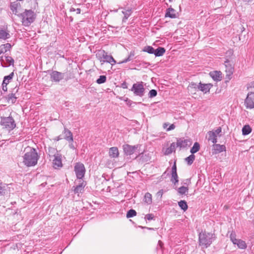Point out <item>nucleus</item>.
<instances>
[{
  "mask_svg": "<svg viewBox=\"0 0 254 254\" xmlns=\"http://www.w3.org/2000/svg\"><path fill=\"white\" fill-rule=\"evenodd\" d=\"M38 159L36 149L30 147L23 156V162L27 167L34 166L37 164Z\"/></svg>",
  "mask_w": 254,
  "mask_h": 254,
  "instance_id": "f257e3e1",
  "label": "nucleus"
},
{
  "mask_svg": "<svg viewBox=\"0 0 254 254\" xmlns=\"http://www.w3.org/2000/svg\"><path fill=\"white\" fill-rule=\"evenodd\" d=\"M215 239V235L212 233L201 231L198 235L199 245L202 248L208 247Z\"/></svg>",
  "mask_w": 254,
  "mask_h": 254,
  "instance_id": "f03ea898",
  "label": "nucleus"
},
{
  "mask_svg": "<svg viewBox=\"0 0 254 254\" xmlns=\"http://www.w3.org/2000/svg\"><path fill=\"white\" fill-rule=\"evenodd\" d=\"M18 16L21 19L22 25L24 26H29L36 18V14L31 9H25V11L20 13Z\"/></svg>",
  "mask_w": 254,
  "mask_h": 254,
  "instance_id": "7ed1b4c3",
  "label": "nucleus"
},
{
  "mask_svg": "<svg viewBox=\"0 0 254 254\" xmlns=\"http://www.w3.org/2000/svg\"><path fill=\"white\" fill-rule=\"evenodd\" d=\"M50 79L52 82H59L63 79L66 81L72 78L70 73L61 72L56 70H53L50 73Z\"/></svg>",
  "mask_w": 254,
  "mask_h": 254,
  "instance_id": "20e7f679",
  "label": "nucleus"
},
{
  "mask_svg": "<svg viewBox=\"0 0 254 254\" xmlns=\"http://www.w3.org/2000/svg\"><path fill=\"white\" fill-rule=\"evenodd\" d=\"M96 56L102 64L106 62L110 64L111 65H114L116 63V61L113 57L111 55H109L104 50L99 51L96 54Z\"/></svg>",
  "mask_w": 254,
  "mask_h": 254,
  "instance_id": "39448f33",
  "label": "nucleus"
},
{
  "mask_svg": "<svg viewBox=\"0 0 254 254\" xmlns=\"http://www.w3.org/2000/svg\"><path fill=\"white\" fill-rule=\"evenodd\" d=\"M0 124L9 130H12L16 127L15 121L10 116L7 117H1Z\"/></svg>",
  "mask_w": 254,
  "mask_h": 254,
  "instance_id": "423d86ee",
  "label": "nucleus"
},
{
  "mask_svg": "<svg viewBox=\"0 0 254 254\" xmlns=\"http://www.w3.org/2000/svg\"><path fill=\"white\" fill-rule=\"evenodd\" d=\"M145 90L143 82L142 81L134 83L130 89V91L133 92L134 95L139 97L144 96Z\"/></svg>",
  "mask_w": 254,
  "mask_h": 254,
  "instance_id": "0eeeda50",
  "label": "nucleus"
},
{
  "mask_svg": "<svg viewBox=\"0 0 254 254\" xmlns=\"http://www.w3.org/2000/svg\"><path fill=\"white\" fill-rule=\"evenodd\" d=\"M74 171L78 179L82 180L84 177L86 170L84 165L82 163H76L74 167Z\"/></svg>",
  "mask_w": 254,
  "mask_h": 254,
  "instance_id": "6e6552de",
  "label": "nucleus"
},
{
  "mask_svg": "<svg viewBox=\"0 0 254 254\" xmlns=\"http://www.w3.org/2000/svg\"><path fill=\"white\" fill-rule=\"evenodd\" d=\"M244 105L247 109L254 108V92H250L248 94L244 101Z\"/></svg>",
  "mask_w": 254,
  "mask_h": 254,
  "instance_id": "1a4fd4ad",
  "label": "nucleus"
},
{
  "mask_svg": "<svg viewBox=\"0 0 254 254\" xmlns=\"http://www.w3.org/2000/svg\"><path fill=\"white\" fill-rule=\"evenodd\" d=\"M140 146L141 145L140 144L132 146L128 144H126L123 145V149L125 154L128 156L133 154L135 150L139 148Z\"/></svg>",
  "mask_w": 254,
  "mask_h": 254,
  "instance_id": "9d476101",
  "label": "nucleus"
},
{
  "mask_svg": "<svg viewBox=\"0 0 254 254\" xmlns=\"http://www.w3.org/2000/svg\"><path fill=\"white\" fill-rule=\"evenodd\" d=\"M17 1L11 2L10 4V8L12 11L13 14L18 16L20 12V9L21 8V6L20 3Z\"/></svg>",
  "mask_w": 254,
  "mask_h": 254,
  "instance_id": "9b49d317",
  "label": "nucleus"
},
{
  "mask_svg": "<svg viewBox=\"0 0 254 254\" xmlns=\"http://www.w3.org/2000/svg\"><path fill=\"white\" fill-rule=\"evenodd\" d=\"M18 91V88L15 87L12 90V93L7 95L6 99L8 103L14 104L16 102L17 97L16 96V93Z\"/></svg>",
  "mask_w": 254,
  "mask_h": 254,
  "instance_id": "f8f14e48",
  "label": "nucleus"
},
{
  "mask_svg": "<svg viewBox=\"0 0 254 254\" xmlns=\"http://www.w3.org/2000/svg\"><path fill=\"white\" fill-rule=\"evenodd\" d=\"M79 184L76 187H73L72 189L75 194L82 193L84 191V188L86 185V182L83 180H79Z\"/></svg>",
  "mask_w": 254,
  "mask_h": 254,
  "instance_id": "ddd939ff",
  "label": "nucleus"
},
{
  "mask_svg": "<svg viewBox=\"0 0 254 254\" xmlns=\"http://www.w3.org/2000/svg\"><path fill=\"white\" fill-rule=\"evenodd\" d=\"M177 146L180 148H185L191 144V141L190 139H185L184 138L177 139Z\"/></svg>",
  "mask_w": 254,
  "mask_h": 254,
  "instance_id": "4468645a",
  "label": "nucleus"
},
{
  "mask_svg": "<svg viewBox=\"0 0 254 254\" xmlns=\"http://www.w3.org/2000/svg\"><path fill=\"white\" fill-rule=\"evenodd\" d=\"M53 166L55 169L62 167L63 166L62 162V156L61 155L57 153V155L54 157V159L53 161Z\"/></svg>",
  "mask_w": 254,
  "mask_h": 254,
  "instance_id": "2eb2a0df",
  "label": "nucleus"
},
{
  "mask_svg": "<svg viewBox=\"0 0 254 254\" xmlns=\"http://www.w3.org/2000/svg\"><path fill=\"white\" fill-rule=\"evenodd\" d=\"M165 17L176 18L178 17V13L175 9L170 7L166 9Z\"/></svg>",
  "mask_w": 254,
  "mask_h": 254,
  "instance_id": "dca6fc26",
  "label": "nucleus"
},
{
  "mask_svg": "<svg viewBox=\"0 0 254 254\" xmlns=\"http://www.w3.org/2000/svg\"><path fill=\"white\" fill-rule=\"evenodd\" d=\"M225 71L226 72V76H229L233 73L234 68L232 64L229 60H227L225 62Z\"/></svg>",
  "mask_w": 254,
  "mask_h": 254,
  "instance_id": "f3484780",
  "label": "nucleus"
},
{
  "mask_svg": "<svg viewBox=\"0 0 254 254\" xmlns=\"http://www.w3.org/2000/svg\"><path fill=\"white\" fill-rule=\"evenodd\" d=\"M64 134L63 138L68 142H73V135L72 132L65 127H64V130L63 131Z\"/></svg>",
  "mask_w": 254,
  "mask_h": 254,
  "instance_id": "a211bd4d",
  "label": "nucleus"
},
{
  "mask_svg": "<svg viewBox=\"0 0 254 254\" xmlns=\"http://www.w3.org/2000/svg\"><path fill=\"white\" fill-rule=\"evenodd\" d=\"M14 76V72H12L8 75L5 76L3 78V80L2 83V90L6 92L7 90V82H6V80H11Z\"/></svg>",
  "mask_w": 254,
  "mask_h": 254,
  "instance_id": "6ab92c4d",
  "label": "nucleus"
},
{
  "mask_svg": "<svg viewBox=\"0 0 254 254\" xmlns=\"http://www.w3.org/2000/svg\"><path fill=\"white\" fill-rule=\"evenodd\" d=\"M199 87H198V90L206 93L209 92L210 88L213 86V85L211 83L208 84H202L201 82H199Z\"/></svg>",
  "mask_w": 254,
  "mask_h": 254,
  "instance_id": "aec40b11",
  "label": "nucleus"
},
{
  "mask_svg": "<svg viewBox=\"0 0 254 254\" xmlns=\"http://www.w3.org/2000/svg\"><path fill=\"white\" fill-rule=\"evenodd\" d=\"M210 76L215 81H220L222 79L221 72L220 71H213L209 73Z\"/></svg>",
  "mask_w": 254,
  "mask_h": 254,
  "instance_id": "412c9836",
  "label": "nucleus"
},
{
  "mask_svg": "<svg viewBox=\"0 0 254 254\" xmlns=\"http://www.w3.org/2000/svg\"><path fill=\"white\" fill-rule=\"evenodd\" d=\"M4 58L7 64L1 63L0 65L1 66L6 67L9 66L11 65H14V61L12 57L8 56H4Z\"/></svg>",
  "mask_w": 254,
  "mask_h": 254,
  "instance_id": "4be33fe9",
  "label": "nucleus"
},
{
  "mask_svg": "<svg viewBox=\"0 0 254 254\" xmlns=\"http://www.w3.org/2000/svg\"><path fill=\"white\" fill-rule=\"evenodd\" d=\"M215 132L213 130L209 131L207 132V139L208 141H211L213 143L215 144L217 142V135L215 134Z\"/></svg>",
  "mask_w": 254,
  "mask_h": 254,
  "instance_id": "5701e85b",
  "label": "nucleus"
},
{
  "mask_svg": "<svg viewBox=\"0 0 254 254\" xmlns=\"http://www.w3.org/2000/svg\"><path fill=\"white\" fill-rule=\"evenodd\" d=\"M214 153L217 154L221 153L224 151H226V147L224 145H220L219 144H214L213 145Z\"/></svg>",
  "mask_w": 254,
  "mask_h": 254,
  "instance_id": "b1692460",
  "label": "nucleus"
},
{
  "mask_svg": "<svg viewBox=\"0 0 254 254\" xmlns=\"http://www.w3.org/2000/svg\"><path fill=\"white\" fill-rule=\"evenodd\" d=\"M11 48V45L9 43L2 44L0 46V55L4 54L9 51Z\"/></svg>",
  "mask_w": 254,
  "mask_h": 254,
  "instance_id": "393cba45",
  "label": "nucleus"
},
{
  "mask_svg": "<svg viewBox=\"0 0 254 254\" xmlns=\"http://www.w3.org/2000/svg\"><path fill=\"white\" fill-rule=\"evenodd\" d=\"M109 156L112 158H117L119 156V152L117 147H112L110 148L109 152Z\"/></svg>",
  "mask_w": 254,
  "mask_h": 254,
  "instance_id": "a878e982",
  "label": "nucleus"
},
{
  "mask_svg": "<svg viewBox=\"0 0 254 254\" xmlns=\"http://www.w3.org/2000/svg\"><path fill=\"white\" fill-rule=\"evenodd\" d=\"M166 52V50L164 48L159 47L156 50H154V55L156 57H160L163 56Z\"/></svg>",
  "mask_w": 254,
  "mask_h": 254,
  "instance_id": "bb28decb",
  "label": "nucleus"
},
{
  "mask_svg": "<svg viewBox=\"0 0 254 254\" xmlns=\"http://www.w3.org/2000/svg\"><path fill=\"white\" fill-rule=\"evenodd\" d=\"M134 55H135L134 51H131L129 53L127 58L124 59L123 61L120 62L118 64H124V63H126L127 62L132 61L134 58Z\"/></svg>",
  "mask_w": 254,
  "mask_h": 254,
  "instance_id": "cd10ccee",
  "label": "nucleus"
},
{
  "mask_svg": "<svg viewBox=\"0 0 254 254\" xmlns=\"http://www.w3.org/2000/svg\"><path fill=\"white\" fill-rule=\"evenodd\" d=\"M122 13L124 15V16L123 18V22H125L126 21V20L127 19V18L129 17V16L131 14V9H124V10L122 11Z\"/></svg>",
  "mask_w": 254,
  "mask_h": 254,
  "instance_id": "c85d7f7f",
  "label": "nucleus"
},
{
  "mask_svg": "<svg viewBox=\"0 0 254 254\" xmlns=\"http://www.w3.org/2000/svg\"><path fill=\"white\" fill-rule=\"evenodd\" d=\"M10 35L8 32L5 30L0 29V39L5 40L9 38Z\"/></svg>",
  "mask_w": 254,
  "mask_h": 254,
  "instance_id": "c756f323",
  "label": "nucleus"
},
{
  "mask_svg": "<svg viewBox=\"0 0 254 254\" xmlns=\"http://www.w3.org/2000/svg\"><path fill=\"white\" fill-rule=\"evenodd\" d=\"M252 128L249 125H245L242 128V133L244 135H248L252 132Z\"/></svg>",
  "mask_w": 254,
  "mask_h": 254,
  "instance_id": "7c9ffc66",
  "label": "nucleus"
},
{
  "mask_svg": "<svg viewBox=\"0 0 254 254\" xmlns=\"http://www.w3.org/2000/svg\"><path fill=\"white\" fill-rule=\"evenodd\" d=\"M177 146V144L173 142L171 144L169 147L167 148L166 150V154H170L172 153L173 152L175 151L176 147Z\"/></svg>",
  "mask_w": 254,
  "mask_h": 254,
  "instance_id": "2f4dec72",
  "label": "nucleus"
},
{
  "mask_svg": "<svg viewBox=\"0 0 254 254\" xmlns=\"http://www.w3.org/2000/svg\"><path fill=\"white\" fill-rule=\"evenodd\" d=\"M179 207L184 211H186L188 208L187 202L185 200H181L178 202Z\"/></svg>",
  "mask_w": 254,
  "mask_h": 254,
  "instance_id": "473e14b6",
  "label": "nucleus"
},
{
  "mask_svg": "<svg viewBox=\"0 0 254 254\" xmlns=\"http://www.w3.org/2000/svg\"><path fill=\"white\" fill-rule=\"evenodd\" d=\"M199 149H200V145L198 142H196L194 143V144H193L192 147L191 148L190 151L191 154H193L194 153L198 151Z\"/></svg>",
  "mask_w": 254,
  "mask_h": 254,
  "instance_id": "72a5a7b5",
  "label": "nucleus"
},
{
  "mask_svg": "<svg viewBox=\"0 0 254 254\" xmlns=\"http://www.w3.org/2000/svg\"><path fill=\"white\" fill-rule=\"evenodd\" d=\"M154 50L155 49L152 46H147L144 47L142 51L147 52L150 54H154Z\"/></svg>",
  "mask_w": 254,
  "mask_h": 254,
  "instance_id": "f704fd0d",
  "label": "nucleus"
},
{
  "mask_svg": "<svg viewBox=\"0 0 254 254\" xmlns=\"http://www.w3.org/2000/svg\"><path fill=\"white\" fill-rule=\"evenodd\" d=\"M194 159H195V156L193 154H191L189 156L187 157L185 159V160L187 162V163L189 165H190L193 163Z\"/></svg>",
  "mask_w": 254,
  "mask_h": 254,
  "instance_id": "c9c22d12",
  "label": "nucleus"
},
{
  "mask_svg": "<svg viewBox=\"0 0 254 254\" xmlns=\"http://www.w3.org/2000/svg\"><path fill=\"white\" fill-rule=\"evenodd\" d=\"M144 201L148 204L152 202V195L150 193L147 192L145 194Z\"/></svg>",
  "mask_w": 254,
  "mask_h": 254,
  "instance_id": "e433bc0d",
  "label": "nucleus"
},
{
  "mask_svg": "<svg viewBox=\"0 0 254 254\" xmlns=\"http://www.w3.org/2000/svg\"><path fill=\"white\" fill-rule=\"evenodd\" d=\"M188 190V188L184 186L181 187L178 189V193L181 195L185 194Z\"/></svg>",
  "mask_w": 254,
  "mask_h": 254,
  "instance_id": "4c0bfd02",
  "label": "nucleus"
},
{
  "mask_svg": "<svg viewBox=\"0 0 254 254\" xmlns=\"http://www.w3.org/2000/svg\"><path fill=\"white\" fill-rule=\"evenodd\" d=\"M57 150L56 149L53 147H49L48 148V154L50 156L55 157L57 155Z\"/></svg>",
  "mask_w": 254,
  "mask_h": 254,
  "instance_id": "58836bf2",
  "label": "nucleus"
},
{
  "mask_svg": "<svg viewBox=\"0 0 254 254\" xmlns=\"http://www.w3.org/2000/svg\"><path fill=\"white\" fill-rule=\"evenodd\" d=\"M171 175L172 177L171 181L173 184L176 185L179 182L177 173H171Z\"/></svg>",
  "mask_w": 254,
  "mask_h": 254,
  "instance_id": "ea45409f",
  "label": "nucleus"
},
{
  "mask_svg": "<svg viewBox=\"0 0 254 254\" xmlns=\"http://www.w3.org/2000/svg\"><path fill=\"white\" fill-rule=\"evenodd\" d=\"M107 77L105 75H100L99 78L96 80V82L99 84H102L106 81Z\"/></svg>",
  "mask_w": 254,
  "mask_h": 254,
  "instance_id": "a19ab883",
  "label": "nucleus"
},
{
  "mask_svg": "<svg viewBox=\"0 0 254 254\" xmlns=\"http://www.w3.org/2000/svg\"><path fill=\"white\" fill-rule=\"evenodd\" d=\"M136 215V212L134 209H131L129 210L127 213V217L130 218Z\"/></svg>",
  "mask_w": 254,
  "mask_h": 254,
  "instance_id": "79ce46f5",
  "label": "nucleus"
},
{
  "mask_svg": "<svg viewBox=\"0 0 254 254\" xmlns=\"http://www.w3.org/2000/svg\"><path fill=\"white\" fill-rule=\"evenodd\" d=\"M237 245L239 248L242 249H245L247 247V245L245 242L242 240H240V241L238 242V243L237 244Z\"/></svg>",
  "mask_w": 254,
  "mask_h": 254,
  "instance_id": "37998d69",
  "label": "nucleus"
},
{
  "mask_svg": "<svg viewBox=\"0 0 254 254\" xmlns=\"http://www.w3.org/2000/svg\"><path fill=\"white\" fill-rule=\"evenodd\" d=\"M199 83L198 84H197L196 83L191 82V83H190L188 87L191 88V89H194V91H196L197 90H198V87H199Z\"/></svg>",
  "mask_w": 254,
  "mask_h": 254,
  "instance_id": "c03bdc74",
  "label": "nucleus"
},
{
  "mask_svg": "<svg viewBox=\"0 0 254 254\" xmlns=\"http://www.w3.org/2000/svg\"><path fill=\"white\" fill-rule=\"evenodd\" d=\"M157 94V92L155 89H151L150 90L148 93V97L150 98H152L155 97Z\"/></svg>",
  "mask_w": 254,
  "mask_h": 254,
  "instance_id": "a18cd8bd",
  "label": "nucleus"
},
{
  "mask_svg": "<svg viewBox=\"0 0 254 254\" xmlns=\"http://www.w3.org/2000/svg\"><path fill=\"white\" fill-rule=\"evenodd\" d=\"M6 190V186H0V195H4L5 193Z\"/></svg>",
  "mask_w": 254,
  "mask_h": 254,
  "instance_id": "49530a36",
  "label": "nucleus"
},
{
  "mask_svg": "<svg viewBox=\"0 0 254 254\" xmlns=\"http://www.w3.org/2000/svg\"><path fill=\"white\" fill-rule=\"evenodd\" d=\"M214 132H215V134L216 135H218L219 136H221V134H220V133L222 132V128L221 127H218L216 129H215V130H213Z\"/></svg>",
  "mask_w": 254,
  "mask_h": 254,
  "instance_id": "de8ad7c7",
  "label": "nucleus"
},
{
  "mask_svg": "<svg viewBox=\"0 0 254 254\" xmlns=\"http://www.w3.org/2000/svg\"><path fill=\"white\" fill-rule=\"evenodd\" d=\"M154 218V216L153 214H147L145 216V219L150 221L153 220Z\"/></svg>",
  "mask_w": 254,
  "mask_h": 254,
  "instance_id": "09e8293b",
  "label": "nucleus"
},
{
  "mask_svg": "<svg viewBox=\"0 0 254 254\" xmlns=\"http://www.w3.org/2000/svg\"><path fill=\"white\" fill-rule=\"evenodd\" d=\"M69 11L70 12L76 11L77 14H80V12H81V9L80 8H74L73 7H71L70 8Z\"/></svg>",
  "mask_w": 254,
  "mask_h": 254,
  "instance_id": "8fccbe9b",
  "label": "nucleus"
},
{
  "mask_svg": "<svg viewBox=\"0 0 254 254\" xmlns=\"http://www.w3.org/2000/svg\"><path fill=\"white\" fill-rule=\"evenodd\" d=\"M177 173V166L176 162H175L172 167V173Z\"/></svg>",
  "mask_w": 254,
  "mask_h": 254,
  "instance_id": "3c124183",
  "label": "nucleus"
},
{
  "mask_svg": "<svg viewBox=\"0 0 254 254\" xmlns=\"http://www.w3.org/2000/svg\"><path fill=\"white\" fill-rule=\"evenodd\" d=\"M125 101L126 102L128 106H131V104L132 103H134V104L135 103L133 102L132 101H131L130 100L128 99V98H127V99L125 100Z\"/></svg>",
  "mask_w": 254,
  "mask_h": 254,
  "instance_id": "603ef678",
  "label": "nucleus"
},
{
  "mask_svg": "<svg viewBox=\"0 0 254 254\" xmlns=\"http://www.w3.org/2000/svg\"><path fill=\"white\" fill-rule=\"evenodd\" d=\"M230 240H231V241L232 242L233 240H234V239H236V234H235V233L232 232L231 234H230Z\"/></svg>",
  "mask_w": 254,
  "mask_h": 254,
  "instance_id": "864d4df0",
  "label": "nucleus"
},
{
  "mask_svg": "<svg viewBox=\"0 0 254 254\" xmlns=\"http://www.w3.org/2000/svg\"><path fill=\"white\" fill-rule=\"evenodd\" d=\"M121 87L124 89H127V85L126 82L124 81L123 83L121 84Z\"/></svg>",
  "mask_w": 254,
  "mask_h": 254,
  "instance_id": "5fc2aeb1",
  "label": "nucleus"
},
{
  "mask_svg": "<svg viewBox=\"0 0 254 254\" xmlns=\"http://www.w3.org/2000/svg\"><path fill=\"white\" fill-rule=\"evenodd\" d=\"M175 126L174 124H172L170 125L169 127L167 129V130L170 131V130H173L175 128Z\"/></svg>",
  "mask_w": 254,
  "mask_h": 254,
  "instance_id": "6e6d98bb",
  "label": "nucleus"
},
{
  "mask_svg": "<svg viewBox=\"0 0 254 254\" xmlns=\"http://www.w3.org/2000/svg\"><path fill=\"white\" fill-rule=\"evenodd\" d=\"M64 138L63 137H62V135H60L57 137H56L54 140H55V141H59L62 139Z\"/></svg>",
  "mask_w": 254,
  "mask_h": 254,
  "instance_id": "4d7b16f0",
  "label": "nucleus"
},
{
  "mask_svg": "<svg viewBox=\"0 0 254 254\" xmlns=\"http://www.w3.org/2000/svg\"><path fill=\"white\" fill-rule=\"evenodd\" d=\"M70 143L69 145V147L71 148V149H75V147H74V146L73 145V142H69Z\"/></svg>",
  "mask_w": 254,
  "mask_h": 254,
  "instance_id": "13d9d810",
  "label": "nucleus"
},
{
  "mask_svg": "<svg viewBox=\"0 0 254 254\" xmlns=\"http://www.w3.org/2000/svg\"><path fill=\"white\" fill-rule=\"evenodd\" d=\"M240 239H234V240H233L232 241V243L234 244V245H237V244L238 243V242L240 241Z\"/></svg>",
  "mask_w": 254,
  "mask_h": 254,
  "instance_id": "bf43d9fd",
  "label": "nucleus"
},
{
  "mask_svg": "<svg viewBox=\"0 0 254 254\" xmlns=\"http://www.w3.org/2000/svg\"><path fill=\"white\" fill-rule=\"evenodd\" d=\"M157 194H158L159 195H161V196H162V194H163V190H159V191L158 192Z\"/></svg>",
  "mask_w": 254,
  "mask_h": 254,
  "instance_id": "052dcab7",
  "label": "nucleus"
},
{
  "mask_svg": "<svg viewBox=\"0 0 254 254\" xmlns=\"http://www.w3.org/2000/svg\"><path fill=\"white\" fill-rule=\"evenodd\" d=\"M0 62H1V63H4L3 56L0 57Z\"/></svg>",
  "mask_w": 254,
  "mask_h": 254,
  "instance_id": "680f3d73",
  "label": "nucleus"
},
{
  "mask_svg": "<svg viewBox=\"0 0 254 254\" xmlns=\"http://www.w3.org/2000/svg\"><path fill=\"white\" fill-rule=\"evenodd\" d=\"M168 126V124H167V123H164V124H163V127H164V128H166V127H167Z\"/></svg>",
  "mask_w": 254,
  "mask_h": 254,
  "instance_id": "e2e57ef3",
  "label": "nucleus"
},
{
  "mask_svg": "<svg viewBox=\"0 0 254 254\" xmlns=\"http://www.w3.org/2000/svg\"><path fill=\"white\" fill-rule=\"evenodd\" d=\"M143 155V153H140L137 156H136V158L139 157H140L141 156H142Z\"/></svg>",
  "mask_w": 254,
  "mask_h": 254,
  "instance_id": "0e129e2a",
  "label": "nucleus"
},
{
  "mask_svg": "<svg viewBox=\"0 0 254 254\" xmlns=\"http://www.w3.org/2000/svg\"><path fill=\"white\" fill-rule=\"evenodd\" d=\"M158 243L160 245V246L161 247L162 245L163 244L162 242L161 241H159Z\"/></svg>",
  "mask_w": 254,
  "mask_h": 254,
  "instance_id": "69168bd1",
  "label": "nucleus"
},
{
  "mask_svg": "<svg viewBox=\"0 0 254 254\" xmlns=\"http://www.w3.org/2000/svg\"><path fill=\"white\" fill-rule=\"evenodd\" d=\"M244 2H250V1H252V0H243Z\"/></svg>",
  "mask_w": 254,
  "mask_h": 254,
  "instance_id": "338daca9",
  "label": "nucleus"
},
{
  "mask_svg": "<svg viewBox=\"0 0 254 254\" xmlns=\"http://www.w3.org/2000/svg\"><path fill=\"white\" fill-rule=\"evenodd\" d=\"M9 82H10V80H6V82H7V84L9 83Z\"/></svg>",
  "mask_w": 254,
  "mask_h": 254,
  "instance_id": "774afa93",
  "label": "nucleus"
}]
</instances>
